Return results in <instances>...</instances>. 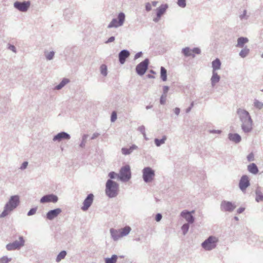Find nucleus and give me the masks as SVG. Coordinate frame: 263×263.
Masks as SVG:
<instances>
[{
    "label": "nucleus",
    "mask_w": 263,
    "mask_h": 263,
    "mask_svg": "<svg viewBox=\"0 0 263 263\" xmlns=\"http://www.w3.org/2000/svg\"><path fill=\"white\" fill-rule=\"evenodd\" d=\"M110 232L111 233V237L114 240H117L119 238H121V237H120V233L119 230L111 229L110 230Z\"/></svg>",
    "instance_id": "nucleus-19"
},
{
    "label": "nucleus",
    "mask_w": 263,
    "mask_h": 263,
    "mask_svg": "<svg viewBox=\"0 0 263 263\" xmlns=\"http://www.w3.org/2000/svg\"><path fill=\"white\" fill-rule=\"evenodd\" d=\"M236 206L233 204L232 202L229 201H224L222 202L221 204V208L222 210L224 211H232L235 208Z\"/></svg>",
    "instance_id": "nucleus-14"
},
{
    "label": "nucleus",
    "mask_w": 263,
    "mask_h": 263,
    "mask_svg": "<svg viewBox=\"0 0 263 263\" xmlns=\"http://www.w3.org/2000/svg\"><path fill=\"white\" fill-rule=\"evenodd\" d=\"M194 211H192L191 212H187L186 211H184L182 212L181 213V215L184 217L186 221L189 222L193 223L194 221V219L192 215V213H194Z\"/></svg>",
    "instance_id": "nucleus-16"
},
{
    "label": "nucleus",
    "mask_w": 263,
    "mask_h": 263,
    "mask_svg": "<svg viewBox=\"0 0 263 263\" xmlns=\"http://www.w3.org/2000/svg\"><path fill=\"white\" fill-rule=\"evenodd\" d=\"M25 241L23 237L21 236L19 237V241H15L12 243L8 244L6 246V248L8 250H13L20 249L21 247L24 245Z\"/></svg>",
    "instance_id": "nucleus-6"
},
{
    "label": "nucleus",
    "mask_w": 263,
    "mask_h": 263,
    "mask_svg": "<svg viewBox=\"0 0 263 263\" xmlns=\"http://www.w3.org/2000/svg\"><path fill=\"white\" fill-rule=\"evenodd\" d=\"M178 5L181 7H184L186 5L185 0H178Z\"/></svg>",
    "instance_id": "nucleus-40"
},
{
    "label": "nucleus",
    "mask_w": 263,
    "mask_h": 263,
    "mask_svg": "<svg viewBox=\"0 0 263 263\" xmlns=\"http://www.w3.org/2000/svg\"><path fill=\"white\" fill-rule=\"evenodd\" d=\"M166 100V95H162L160 98V103L161 104H165Z\"/></svg>",
    "instance_id": "nucleus-42"
},
{
    "label": "nucleus",
    "mask_w": 263,
    "mask_h": 263,
    "mask_svg": "<svg viewBox=\"0 0 263 263\" xmlns=\"http://www.w3.org/2000/svg\"><path fill=\"white\" fill-rule=\"evenodd\" d=\"M130 53L128 51L123 50L119 54V61L121 64L125 63L126 59L129 56Z\"/></svg>",
    "instance_id": "nucleus-17"
},
{
    "label": "nucleus",
    "mask_w": 263,
    "mask_h": 263,
    "mask_svg": "<svg viewBox=\"0 0 263 263\" xmlns=\"http://www.w3.org/2000/svg\"><path fill=\"white\" fill-rule=\"evenodd\" d=\"M155 176L154 171L150 167H145L143 170V178L146 182H151Z\"/></svg>",
    "instance_id": "nucleus-5"
},
{
    "label": "nucleus",
    "mask_w": 263,
    "mask_h": 263,
    "mask_svg": "<svg viewBox=\"0 0 263 263\" xmlns=\"http://www.w3.org/2000/svg\"><path fill=\"white\" fill-rule=\"evenodd\" d=\"M101 72L104 76L107 75V67L105 65H102L101 66Z\"/></svg>",
    "instance_id": "nucleus-36"
},
{
    "label": "nucleus",
    "mask_w": 263,
    "mask_h": 263,
    "mask_svg": "<svg viewBox=\"0 0 263 263\" xmlns=\"http://www.w3.org/2000/svg\"><path fill=\"white\" fill-rule=\"evenodd\" d=\"M162 218V216L160 214H157L156 216V220L157 221H159Z\"/></svg>",
    "instance_id": "nucleus-50"
},
{
    "label": "nucleus",
    "mask_w": 263,
    "mask_h": 263,
    "mask_svg": "<svg viewBox=\"0 0 263 263\" xmlns=\"http://www.w3.org/2000/svg\"><path fill=\"white\" fill-rule=\"evenodd\" d=\"M249 172L253 174H256L258 172V168L255 163H251L248 166Z\"/></svg>",
    "instance_id": "nucleus-20"
},
{
    "label": "nucleus",
    "mask_w": 263,
    "mask_h": 263,
    "mask_svg": "<svg viewBox=\"0 0 263 263\" xmlns=\"http://www.w3.org/2000/svg\"><path fill=\"white\" fill-rule=\"evenodd\" d=\"M114 40H115V37L114 36H111L108 39V40H107V41L106 43L112 42L114 41Z\"/></svg>",
    "instance_id": "nucleus-54"
},
{
    "label": "nucleus",
    "mask_w": 263,
    "mask_h": 263,
    "mask_svg": "<svg viewBox=\"0 0 263 263\" xmlns=\"http://www.w3.org/2000/svg\"><path fill=\"white\" fill-rule=\"evenodd\" d=\"M53 56H54V52H50L46 55V58L48 60H51L53 58Z\"/></svg>",
    "instance_id": "nucleus-46"
},
{
    "label": "nucleus",
    "mask_w": 263,
    "mask_h": 263,
    "mask_svg": "<svg viewBox=\"0 0 263 263\" xmlns=\"http://www.w3.org/2000/svg\"><path fill=\"white\" fill-rule=\"evenodd\" d=\"M167 6L166 5H162L159 7L157 10V15L158 18H160L161 16L165 12Z\"/></svg>",
    "instance_id": "nucleus-21"
},
{
    "label": "nucleus",
    "mask_w": 263,
    "mask_h": 263,
    "mask_svg": "<svg viewBox=\"0 0 263 263\" xmlns=\"http://www.w3.org/2000/svg\"><path fill=\"white\" fill-rule=\"evenodd\" d=\"M137 148V147L136 145H133V146H130L129 148H122V152L123 155H128L130 154L134 149H136Z\"/></svg>",
    "instance_id": "nucleus-24"
},
{
    "label": "nucleus",
    "mask_w": 263,
    "mask_h": 263,
    "mask_svg": "<svg viewBox=\"0 0 263 263\" xmlns=\"http://www.w3.org/2000/svg\"><path fill=\"white\" fill-rule=\"evenodd\" d=\"M145 8H146V10L147 11H150L151 10V9H152L151 4L149 3L146 4V6H145Z\"/></svg>",
    "instance_id": "nucleus-51"
},
{
    "label": "nucleus",
    "mask_w": 263,
    "mask_h": 263,
    "mask_svg": "<svg viewBox=\"0 0 263 263\" xmlns=\"http://www.w3.org/2000/svg\"><path fill=\"white\" fill-rule=\"evenodd\" d=\"M174 112L177 115H179V112H180V109L178 108H175L174 109Z\"/></svg>",
    "instance_id": "nucleus-56"
},
{
    "label": "nucleus",
    "mask_w": 263,
    "mask_h": 263,
    "mask_svg": "<svg viewBox=\"0 0 263 263\" xmlns=\"http://www.w3.org/2000/svg\"><path fill=\"white\" fill-rule=\"evenodd\" d=\"M120 233V237H122L127 235L130 231L131 229L129 227L126 226L123 229L119 230Z\"/></svg>",
    "instance_id": "nucleus-25"
},
{
    "label": "nucleus",
    "mask_w": 263,
    "mask_h": 263,
    "mask_svg": "<svg viewBox=\"0 0 263 263\" xmlns=\"http://www.w3.org/2000/svg\"><path fill=\"white\" fill-rule=\"evenodd\" d=\"M237 114L242 122L241 127L246 132H250L252 129V120L248 111L242 109H238Z\"/></svg>",
    "instance_id": "nucleus-1"
},
{
    "label": "nucleus",
    "mask_w": 263,
    "mask_h": 263,
    "mask_svg": "<svg viewBox=\"0 0 263 263\" xmlns=\"http://www.w3.org/2000/svg\"><path fill=\"white\" fill-rule=\"evenodd\" d=\"M148 60L145 59L139 63L136 67V71L139 75H143L146 72L148 65Z\"/></svg>",
    "instance_id": "nucleus-8"
},
{
    "label": "nucleus",
    "mask_w": 263,
    "mask_h": 263,
    "mask_svg": "<svg viewBox=\"0 0 263 263\" xmlns=\"http://www.w3.org/2000/svg\"><path fill=\"white\" fill-rule=\"evenodd\" d=\"M254 104L256 108L261 109L263 108V103L258 100H255Z\"/></svg>",
    "instance_id": "nucleus-34"
},
{
    "label": "nucleus",
    "mask_w": 263,
    "mask_h": 263,
    "mask_svg": "<svg viewBox=\"0 0 263 263\" xmlns=\"http://www.w3.org/2000/svg\"><path fill=\"white\" fill-rule=\"evenodd\" d=\"M189 229V226L188 224H184L182 227V230L183 231L184 234H185Z\"/></svg>",
    "instance_id": "nucleus-41"
},
{
    "label": "nucleus",
    "mask_w": 263,
    "mask_h": 263,
    "mask_svg": "<svg viewBox=\"0 0 263 263\" xmlns=\"http://www.w3.org/2000/svg\"><path fill=\"white\" fill-rule=\"evenodd\" d=\"M119 179L123 181L129 180L131 177L130 166L128 165L123 166L118 175Z\"/></svg>",
    "instance_id": "nucleus-4"
},
{
    "label": "nucleus",
    "mask_w": 263,
    "mask_h": 263,
    "mask_svg": "<svg viewBox=\"0 0 263 263\" xmlns=\"http://www.w3.org/2000/svg\"><path fill=\"white\" fill-rule=\"evenodd\" d=\"M12 210H10V208H7V206H5V210L0 215V217H4L7 215L8 213Z\"/></svg>",
    "instance_id": "nucleus-35"
},
{
    "label": "nucleus",
    "mask_w": 263,
    "mask_h": 263,
    "mask_svg": "<svg viewBox=\"0 0 263 263\" xmlns=\"http://www.w3.org/2000/svg\"><path fill=\"white\" fill-rule=\"evenodd\" d=\"M161 78L163 81L167 80L166 70L163 67H161Z\"/></svg>",
    "instance_id": "nucleus-30"
},
{
    "label": "nucleus",
    "mask_w": 263,
    "mask_h": 263,
    "mask_svg": "<svg viewBox=\"0 0 263 263\" xmlns=\"http://www.w3.org/2000/svg\"><path fill=\"white\" fill-rule=\"evenodd\" d=\"M69 82V80L67 79H64L62 80V81L56 86V89L59 90L61 89L63 87H64L67 83Z\"/></svg>",
    "instance_id": "nucleus-32"
},
{
    "label": "nucleus",
    "mask_w": 263,
    "mask_h": 263,
    "mask_svg": "<svg viewBox=\"0 0 263 263\" xmlns=\"http://www.w3.org/2000/svg\"><path fill=\"white\" fill-rule=\"evenodd\" d=\"M36 209H31L28 213V216H31V215H32L33 214H34L36 212Z\"/></svg>",
    "instance_id": "nucleus-47"
},
{
    "label": "nucleus",
    "mask_w": 263,
    "mask_h": 263,
    "mask_svg": "<svg viewBox=\"0 0 263 263\" xmlns=\"http://www.w3.org/2000/svg\"><path fill=\"white\" fill-rule=\"evenodd\" d=\"M192 53L194 54V57H195V54H198L200 53V50L198 48H195L193 49H192Z\"/></svg>",
    "instance_id": "nucleus-44"
},
{
    "label": "nucleus",
    "mask_w": 263,
    "mask_h": 263,
    "mask_svg": "<svg viewBox=\"0 0 263 263\" xmlns=\"http://www.w3.org/2000/svg\"><path fill=\"white\" fill-rule=\"evenodd\" d=\"M229 138L230 140L233 141L236 143L239 142L241 140L240 136L237 134H230Z\"/></svg>",
    "instance_id": "nucleus-23"
},
{
    "label": "nucleus",
    "mask_w": 263,
    "mask_h": 263,
    "mask_svg": "<svg viewBox=\"0 0 263 263\" xmlns=\"http://www.w3.org/2000/svg\"><path fill=\"white\" fill-rule=\"evenodd\" d=\"M70 139V136L65 133V132H62L60 133H59L58 135L55 136L53 139V141H60L63 139H67L68 140Z\"/></svg>",
    "instance_id": "nucleus-18"
},
{
    "label": "nucleus",
    "mask_w": 263,
    "mask_h": 263,
    "mask_svg": "<svg viewBox=\"0 0 263 263\" xmlns=\"http://www.w3.org/2000/svg\"><path fill=\"white\" fill-rule=\"evenodd\" d=\"M152 4H153V5L154 6H156V5H157V2H153L152 3Z\"/></svg>",
    "instance_id": "nucleus-59"
},
{
    "label": "nucleus",
    "mask_w": 263,
    "mask_h": 263,
    "mask_svg": "<svg viewBox=\"0 0 263 263\" xmlns=\"http://www.w3.org/2000/svg\"><path fill=\"white\" fill-rule=\"evenodd\" d=\"M218 239L214 236H210L202 243V247L206 250H211L215 248Z\"/></svg>",
    "instance_id": "nucleus-3"
},
{
    "label": "nucleus",
    "mask_w": 263,
    "mask_h": 263,
    "mask_svg": "<svg viewBox=\"0 0 263 263\" xmlns=\"http://www.w3.org/2000/svg\"><path fill=\"white\" fill-rule=\"evenodd\" d=\"M98 136V134H93L92 139H94Z\"/></svg>",
    "instance_id": "nucleus-58"
},
{
    "label": "nucleus",
    "mask_w": 263,
    "mask_h": 263,
    "mask_svg": "<svg viewBox=\"0 0 263 263\" xmlns=\"http://www.w3.org/2000/svg\"><path fill=\"white\" fill-rule=\"evenodd\" d=\"M168 87L167 86H165L163 87V95H166L168 90Z\"/></svg>",
    "instance_id": "nucleus-49"
},
{
    "label": "nucleus",
    "mask_w": 263,
    "mask_h": 263,
    "mask_svg": "<svg viewBox=\"0 0 263 263\" xmlns=\"http://www.w3.org/2000/svg\"><path fill=\"white\" fill-rule=\"evenodd\" d=\"M220 79L219 76L216 72L213 71V76L211 78V82L214 86L216 83L218 82Z\"/></svg>",
    "instance_id": "nucleus-27"
},
{
    "label": "nucleus",
    "mask_w": 263,
    "mask_h": 263,
    "mask_svg": "<svg viewBox=\"0 0 263 263\" xmlns=\"http://www.w3.org/2000/svg\"><path fill=\"white\" fill-rule=\"evenodd\" d=\"M117 175V174H116L115 172H110L109 174V177L111 178V179H113V178H115V177Z\"/></svg>",
    "instance_id": "nucleus-48"
},
{
    "label": "nucleus",
    "mask_w": 263,
    "mask_h": 263,
    "mask_svg": "<svg viewBox=\"0 0 263 263\" xmlns=\"http://www.w3.org/2000/svg\"><path fill=\"white\" fill-rule=\"evenodd\" d=\"M93 200V195L92 194H89L87 198L84 200L83 206L81 208V209L83 211H86L88 209L90 206L91 205Z\"/></svg>",
    "instance_id": "nucleus-12"
},
{
    "label": "nucleus",
    "mask_w": 263,
    "mask_h": 263,
    "mask_svg": "<svg viewBox=\"0 0 263 263\" xmlns=\"http://www.w3.org/2000/svg\"><path fill=\"white\" fill-rule=\"evenodd\" d=\"M30 3L29 2H25L23 3L16 2L14 4V7L22 12L26 11L30 7Z\"/></svg>",
    "instance_id": "nucleus-9"
},
{
    "label": "nucleus",
    "mask_w": 263,
    "mask_h": 263,
    "mask_svg": "<svg viewBox=\"0 0 263 263\" xmlns=\"http://www.w3.org/2000/svg\"><path fill=\"white\" fill-rule=\"evenodd\" d=\"M249 185L250 181L248 176L247 175L242 176L240 180L239 183V186L240 189L242 191H245Z\"/></svg>",
    "instance_id": "nucleus-10"
},
{
    "label": "nucleus",
    "mask_w": 263,
    "mask_h": 263,
    "mask_svg": "<svg viewBox=\"0 0 263 263\" xmlns=\"http://www.w3.org/2000/svg\"><path fill=\"white\" fill-rule=\"evenodd\" d=\"M105 192L109 197L116 196L118 192V184L111 180H108L106 184Z\"/></svg>",
    "instance_id": "nucleus-2"
},
{
    "label": "nucleus",
    "mask_w": 263,
    "mask_h": 263,
    "mask_svg": "<svg viewBox=\"0 0 263 263\" xmlns=\"http://www.w3.org/2000/svg\"><path fill=\"white\" fill-rule=\"evenodd\" d=\"M248 39L247 37H241L238 39L236 46L238 47H243L244 45L248 42Z\"/></svg>",
    "instance_id": "nucleus-22"
},
{
    "label": "nucleus",
    "mask_w": 263,
    "mask_h": 263,
    "mask_svg": "<svg viewBox=\"0 0 263 263\" xmlns=\"http://www.w3.org/2000/svg\"><path fill=\"white\" fill-rule=\"evenodd\" d=\"M248 161H252L254 160V155L253 153H250L247 156Z\"/></svg>",
    "instance_id": "nucleus-43"
},
{
    "label": "nucleus",
    "mask_w": 263,
    "mask_h": 263,
    "mask_svg": "<svg viewBox=\"0 0 263 263\" xmlns=\"http://www.w3.org/2000/svg\"><path fill=\"white\" fill-rule=\"evenodd\" d=\"M118 21L116 19H113L108 25V28L117 27L122 25L125 20V15L123 13H120L118 15Z\"/></svg>",
    "instance_id": "nucleus-7"
},
{
    "label": "nucleus",
    "mask_w": 263,
    "mask_h": 263,
    "mask_svg": "<svg viewBox=\"0 0 263 263\" xmlns=\"http://www.w3.org/2000/svg\"><path fill=\"white\" fill-rule=\"evenodd\" d=\"M19 203V197L17 196H12L9 202L6 205L7 208H10V210H13L15 208Z\"/></svg>",
    "instance_id": "nucleus-11"
},
{
    "label": "nucleus",
    "mask_w": 263,
    "mask_h": 263,
    "mask_svg": "<svg viewBox=\"0 0 263 263\" xmlns=\"http://www.w3.org/2000/svg\"><path fill=\"white\" fill-rule=\"evenodd\" d=\"M58 200V198L57 196L53 194H50L43 196L41 199L40 201L41 203H46L50 202L55 203L57 202Z\"/></svg>",
    "instance_id": "nucleus-13"
},
{
    "label": "nucleus",
    "mask_w": 263,
    "mask_h": 263,
    "mask_svg": "<svg viewBox=\"0 0 263 263\" xmlns=\"http://www.w3.org/2000/svg\"><path fill=\"white\" fill-rule=\"evenodd\" d=\"M261 57L263 58V53L261 55Z\"/></svg>",
    "instance_id": "nucleus-60"
},
{
    "label": "nucleus",
    "mask_w": 263,
    "mask_h": 263,
    "mask_svg": "<svg viewBox=\"0 0 263 263\" xmlns=\"http://www.w3.org/2000/svg\"><path fill=\"white\" fill-rule=\"evenodd\" d=\"M66 252L65 251H61L58 255L56 261L57 262L60 261L62 259H64L66 255Z\"/></svg>",
    "instance_id": "nucleus-31"
},
{
    "label": "nucleus",
    "mask_w": 263,
    "mask_h": 263,
    "mask_svg": "<svg viewBox=\"0 0 263 263\" xmlns=\"http://www.w3.org/2000/svg\"><path fill=\"white\" fill-rule=\"evenodd\" d=\"M182 52L186 57H194V54L192 53V49L188 47H186L182 50Z\"/></svg>",
    "instance_id": "nucleus-28"
},
{
    "label": "nucleus",
    "mask_w": 263,
    "mask_h": 263,
    "mask_svg": "<svg viewBox=\"0 0 263 263\" xmlns=\"http://www.w3.org/2000/svg\"><path fill=\"white\" fill-rule=\"evenodd\" d=\"M166 138H164L161 140H159L158 139H156L155 140V144H156L157 146H160L161 144H163L164 143V141L165 140Z\"/></svg>",
    "instance_id": "nucleus-37"
},
{
    "label": "nucleus",
    "mask_w": 263,
    "mask_h": 263,
    "mask_svg": "<svg viewBox=\"0 0 263 263\" xmlns=\"http://www.w3.org/2000/svg\"><path fill=\"white\" fill-rule=\"evenodd\" d=\"M9 49H10L11 50L13 51V52H16L15 47H14V46L10 45L9 46Z\"/></svg>",
    "instance_id": "nucleus-53"
},
{
    "label": "nucleus",
    "mask_w": 263,
    "mask_h": 263,
    "mask_svg": "<svg viewBox=\"0 0 263 263\" xmlns=\"http://www.w3.org/2000/svg\"><path fill=\"white\" fill-rule=\"evenodd\" d=\"M249 52V49L247 48H245L241 50L239 53V55L241 57L245 58L248 54Z\"/></svg>",
    "instance_id": "nucleus-33"
},
{
    "label": "nucleus",
    "mask_w": 263,
    "mask_h": 263,
    "mask_svg": "<svg viewBox=\"0 0 263 263\" xmlns=\"http://www.w3.org/2000/svg\"><path fill=\"white\" fill-rule=\"evenodd\" d=\"M117 258L118 257L116 255H113L111 258H106L105 259V263H116Z\"/></svg>",
    "instance_id": "nucleus-29"
},
{
    "label": "nucleus",
    "mask_w": 263,
    "mask_h": 263,
    "mask_svg": "<svg viewBox=\"0 0 263 263\" xmlns=\"http://www.w3.org/2000/svg\"><path fill=\"white\" fill-rule=\"evenodd\" d=\"M61 212V210L59 208L51 210L47 213V218L49 220H52L58 216V215L60 214Z\"/></svg>",
    "instance_id": "nucleus-15"
},
{
    "label": "nucleus",
    "mask_w": 263,
    "mask_h": 263,
    "mask_svg": "<svg viewBox=\"0 0 263 263\" xmlns=\"http://www.w3.org/2000/svg\"><path fill=\"white\" fill-rule=\"evenodd\" d=\"M263 200V195L260 192H256V200L257 202L262 201Z\"/></svg>",
    "instance_id": "nucleus-39"
},
{
    "label": "nucleus",
    "mask_w": 263,
    "mask_h": 263,
    "mask_svg": "<svg viewBox=\"0 0 263 263\" xmlns=\"http://www.w3.org/2000/svg\"><path fill=\"white\" fill-rule=\"evenodd\" d=\"M221 63L219 59H217L212 62V67L214 71L219 69L220 68Z\"/></svg>",
    "instance_id": "nucleus-26"
},
{
    "label": "nucleus",
    "mask_w": 263,
    "mask_h": 263,
    "mask_svg": "<svg viewBox=\"0 0 263 263\" xmlns=\"http://www.w3.org/2000/svg\"><path fill=\"white\" fill-rule=\"evenodd\" d=\"M117 119V114L116 111H113L111 116V121L114 122Z\"/></svg>",
    "instance_id": "nucleus-45"
},
{
    "label": "nucleus",
    "mask_w": 263,
    "mask_h": 263,
    "mask_svg": "<svg viewBox=\"0 0 263 263\" xmlns=\"http://www.w3.org/2000/svg\"><path fill=\"white\" fill-rule=\"evenodd\" d=\"M27 165H28V162H24L22 164V166H21V168L22 169H25V168H26V167L27 166Z\"/></svg>",
    "instance_id": "nucleus-52"
},
{
    "label": "nucleus",
    "mask_w": 263,
    "mask_h": 263,
    "mask_svg": "<svg viewBox=\"0 0 263 263\" xmlns=\"http://www.w3.org/2000/svg\"><path fill=\"white\" fill-rule=\"evenodd\" d=\"M245 210V208H240L239 209H238L237 210V212L238 213H242V212H243Z\"/></svg>",
    "instance_id": "nucleus-57"
},
{
    "label": "nucleus",
    "mask_w": 263,
    "mask_h": 263,
    "mask_svg": "<svg viewBox=\"0 0 263 263\" xmlns=\"http://www.w3.org/2000/svg\"><path fill=\"white\" fill-rule=\"evenodd\" d=\"M142 55V53L141 52H139V53H137L135 56V59H137L139 58H140Z\"/></svg>",
    "instance_id": "nucleus-55"
},
{
    "label": "nucleus",
    "mask_w": 263,
    "mask_h": 263,
    "mask_svg": "<svg viewBox=\"0 0 263 263\" xmlns=\"http://www.w3.org/2000/svg\"><path fill=\"white\" fill-rule=\"evenodd\" d=\"M11 260V258H9L7 257L4 256L0 258V263H9Z\"/></svg>",
    "instance_id": "nucleus-38"
}]
</instances>
